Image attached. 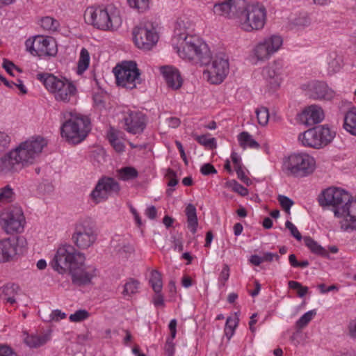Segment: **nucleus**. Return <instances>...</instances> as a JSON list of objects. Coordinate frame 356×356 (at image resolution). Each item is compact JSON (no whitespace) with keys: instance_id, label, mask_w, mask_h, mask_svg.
Returning <instances> with one entry per match:
<instances>
[{"instance_id":"obj_1","label":"nucleus","mask_w":356,"mask_h":356,"mask_svg":"<svg viewBox=\"0 0 356 356\" xmlns=\"http://www.w3.org/2000/svg\"><path fill=\"white\" fill-rule=\"evenodd\" d=\"M85 260L83 253L76 250L72 245H64L58 248L51 266L60 274L68 272L74 284L83 286L91 282L96 271L94 267L86 266Z\"/></svg>"},{"instance_id":"obj_2","label":"nucleus","mask_w":356,"mask_h":356,"mask_svg":"<svg viewBox=\"0 0 356 356\" xmlns=\"http://www.w3.org/2000/svg\"><path fill=\"white\" fill-rule=\"evenodd\" d=\"M179 56L195 64L207 65L211 60V53L208 45L195 35L181 38L173 43Z\"/></svg>"},{"instance_id":"obj_3","label":"nucleus","mask_w":356,"mask_h":356,"mask_svg":"<svg viewBox=\"0 0 356 356\" xmlns=\"http://www.w3.org/2000/svg\"><path fill=\"white\" fill-rule=\"evenodd\" d=\"M85 21L102 31H115L122 24L120 10L113 5L88 7L84 13Z\"/></svg>"},{"instance_id":"obj_4","label":"nucleus","mask_w":356,"mask_h":356,"mask_svg":"<svg viewBox=\"0 0 356 356\" xmlns=\"http://www.w3.org/2000/svg\"><path fill=\"white\" fill-rule=\"evenodd\" d=\"M64 117L66 120L61 126L62 137L73 144L83 141L91 129L90 118L72 111L65 113Z\"/></svg>"},{"instance_id":"obj_5","label":"nucleus","mask_w":356,"mask_h":356,"mask_svg":"<svg viewBox=\"0 0 356 356\" xmlns=\"http://www.w3.org/2000/svg\"><path fill=\"white\" fill-rule=\"evenodd\" d=\"M37 79L43 83L57 102L70 103L77 94L74 83L66 78L59 79L52 74H38Z\"/></svg>"},{"instance_id":"obj_6","label":"nucleus","mask_w":356,"mask_h":356,"mask_svg":"<svg viewBox=\"0 0 356 356\" xmlns=\"http://www.w3.org/2000/svg\"><path fill=\"white\" fill-rule=\"evenodd\" d=\"M350 200V194L346 191L330 187L323 190L318 195V201L321 207L332 206L334 216L348 218L347 204Z\"/></svg>"},{"instance_id":"obj_7","label":"nucleus","mask_w":356,"mask_h":356,"mask_svg":"<svg viewBox=\"0 0 356 356\" xmlns=\"http://www.w3.org/2000/svg\"><path fill=\"white\" fill-rule=\"evenodd\" d=\"M266 19V9L261 3H245V8L239 13L236 22L241 29L250 32L264 28Z\"/></svg>"},{"instance_id":"obj_8","label":"nucleus","mask_w":356,"mask_h":356,"mask_svg":"<svg viewBox=\"0 0 356 356\" xmlns=\"http://www.w3.org/2000/svg\"><path fill=\"white\" fill-rule=\"evenodd\" d=\"M315 169L313 157L305 153L292 154L283 163V172L288 176L297 178L307 177Z\"/></svg>"},{"instance_id":"obj_9","label":"nucleus","mask_w":356,"mask_h":356,"mask_svg":"<svg viewBox=\"0 0 356 356\" xmlns=\"http://www.w3.org/2000/svg\"><path fill=\"white\" fill-rule=\"evenodd\" d=\"M47 145L45 138L37 136L22 142L13 149L22 168L33 164Z\"/></svg>"},{"instance_id":"obj_10","label":"nucleus","mask_w":356,"mask_h":356,"mask_svg":"<svg viewBox=\"0 0 356 356\" xmlns=\"http://www.w3.org/2000/svg\"><path fill=\"white\" fill-rule=\"evenodd\" d=\"M335 132L327 125H318L300 134L298 140L305 147L320 149L327 145L334 138Z\"/></svg>"},{"instance_id":"obj_11","label":"nucleus","mask_w":356,"mask_h":356,"mask_svg":"<svg viewBox=\"0 0 356 356\" xmlns=\"http://www.w3.org/2000/svg\"><path fill=\"white\" fill-rule=\"evenodd\" d=\"M113 73L117 85L123 88L133 89L142 82L140 70L135 61H124L117 65L113 68Z\"/></svg>"},{"instance_id":"obj_12","label":"nucleus","mask_w":356,"mask_h":356,"mask_svg":"<svg viewBox=\"0 0 356 356\" xmlns=\"http://www.w3.org/2000/svg\"><path fill=\"white\" fill-rule=\"evenodd\" d=\"M97 236L94 223L90 219H84L76 223L72 240L78 248L85 250L93 245Z\"/></svg>"},{"instance_id":"obj_13","label":"nucleus","mask_w":356,"mask_h":356,"mask_svg":"<svg viewBox=\"0 0 356 356\" xmlns=\"http://www.w3.org/2000/svg\"><path fill=\"white\" fill-rule=\"evenodd\" d=\"M120 191L119 183L113 177L104 176L98 180L90 196L95 204H98L107 200L111 196L118 195Z\"/></svg>"},{"instance_id":"obj_14","label":"nucleus","mask_w":356,"mask_h":356,"mask_svg":"<svg viewBox=\"0 0 356 356\" xmlns=\"http://www.w3.org/2000/svg\"><path fill=\"white\" fill-rule=\"evenodd\" d=\"M26 50L33 56H54L57 53L56 41L51 37L36 35L25 42Z\"/></svg>"},{"instance_id":"obj_15","label":"nucleus","mask_w":356,"mask_h":356,"mask_svg":"<svg viewBox=\"0 0 356 356\" xmlns=\"http://www.w3.org/2000/svg\"><path fill=\"white\" fill-rule=\"evenodd\" d=\"M25 223V217L19 208L10 209L1 215L0 224L8 234L22 233L24 229Z\"/></svg>"},{"instance_id":"obj_16","label":"nucleus","mask_w":356,"mask_h":356,"mask_svg":"<svg viewBox=\"0 0 356 356\" xmlns=\"http://www.w3.org/2000/svg\"><path fill=\"white\" fill-rule=\"evenodd\" d=\"M135 44L141 49L150 50L158 42L159 36L152 24L140 23L133 30Z\"/></svg>"},{"instance_id":"obj_17","label":"nucleus","mask_w":356,"mask_h":356,"mask_svg":"<svg viewBox=\"0 0 356 356\" xmlns=\"http://www.w3.org/2000/svg\"><path fill=\"white\" fill-rule=\"evenodd\" d=\"M26 240L22 236L5 238L0 240V263L17 259L25 247Z\"/></svg>"},{"instance_id":"obj_18","label":"nucleus","mask_w":356,"mask_h":356,"mask_svg":"<svg viewBox=\"0 0 356 356\" xmlns=\"http://www.w3.org/2000/svg\"><path fill=\"white\" fill-rule=\"evenodd\" d=\"M209 64L207 65V70H204L203 75L212 84L222 83L229 70L228 58L225 55L219 54Z\"/></svg>"},{"instance_id":"obj_19","label":"nucleus","mask_w":356,"mask_h":356,"mask_svg":"<svg viewBox=\"0 0 356 356\" xmlns=\"http://www.w3.org/2000/svg\"><path fill=\"white\" fill-rule=\"evenodd\" d=\"M245 7V0H227L224 2L216 3L213 6V13L220 16L238 20L239 13Z\"/></svg>"},{"instance_id":"obj_20","label":"nucleus","mask_w":356,"mask_h":356,"mask_svg":"<svg viewBox=\"0 0 356 356\" xmlns=\"http://www.w3.org/2000/svg\"><path fill=\"white\" fill-rule=\"evenodd\" d=\"M124 129L132 134L143 132L146 127L145 115L139 111H128L124 116Z\"/></svg>"},{"instance_id":"obj_21","label":"nucleus","mask_w":356,"mask_h":356,"mask_svg":"<svg viewBox=\"0 0 356 356\" xmlns=\"http://www.w3.org/2000/svg\"><path fill=\"white\" fill-rule=\"evenodd\" d=\"M284 65L281 60H275L263 69L262 74L264 79L269 83L272 88L280 86L283 73Z\"/></svg>"},{"instance_id":"obj_22","label":"nucleus","mask_w":356,"mask_h":356,"mask_svg":"<svg viewBox=\"0 0 356 356\" xmlns=\"http://www.w3.org/2000/svg\"><path fill=\"white\" fill-rule=\"evenodd\" d=\"M310 97L318 100H332L334 96V91L327 84L323 81H315L309 83Z\"/></svg>"},{"instance_id":"obj_23","label":"nucleus","mask_w":356,"mask_h":356,"mask_svg":"<svg viewBox=\"0 0 356 356\" xmlns=\"http://www.w3.org/2000/svg\"><path fill=\"white\" fill-rule=\"evenodd\" d=\"M23 168L13 149L0 158V175L8 176L19 172Z\"/></svg>"},{"instance_id":"obj_24","label":"nucleus","mask_w":356,"mask_h":356,"mask_svg":"<svg viewBox=\"0 0 356 356\" xmlns=\"http://www.w3.org/2000/svg\"><path fill=\"white\" fill-rule=\"evenodd\" d=\"M323 118V111L317 105L309 106L298 115L300 122L306 126H313L318 124Z\"/></svg>"},{"instance_id":"obj_25","label":"nucleus","mask_w":356,"mask_h":356,"mask_svg":"<svg viewBox=\"0 0 356 356\" xmlns=\"http://www.w3.org/2000/svg\"><path fill=\"white\" fill-rule=\"evenodd\" d=\"M160 70L169 88L172 90L181 88L183 80L177 69L172 66H163Z\"/></svg>"},{"instance_id":"obj_26","label":"nucleus","mask_w":356,"mask_h":356,"mask_svg":"<svg viewBox=\"0 0 356 356\" xmlns=\"http://www.w3.org/2000/svg\"><path fill=\"white\" fill-rule=\"evenodd\" d=\"M193 24L187 18H179L175 27V36L172 39L173 43L177 42L181 38L188 37L193 29Z\"/></svg>"},{"instance_id":"obj_27","label":"nucleus","mask_w":356,"mask_h":356,"mask_svg":"<svg viewBox=\"0 0 356 356\" xmlns=\"http://www.w3.org/2000/svg\"><path fill=\"white\" fill-rule=\"evenodd\" d=\"M20 287L15 283H7L0 287V298L6 303L14 305L16 302L15 296L19 294Z\"/></svg>"},{"instance_id":"obj_28","label":"nucleus","mask_w":356,"mask_h":356,"mask_svg":"<svg viewBox=\"0 0 356 356\" xmlns=\"http://www.w3.org/2000/svg\"><path fill=\"white\" fill-rule=\"evenodd\" d=\"M50 338L51 335L49 333L42 334H26V337L24 338V342L27 346L31 348H37L44 345L50 340Z\"/></svg>"},{"instance_id":"obj_29","label":"nucleus","mask_w":356,"mask_h":356,"mask_svg":"<svg viewBox=\"0 0 356 356\" xmlns=\"http://www.w3.org/2000/svg\"><path fill=\"white\" fill-rule=\"evenodd\" d=\"M343 127L350 134L356 136V107H352L346 113Z\"/></svg>"},{"instance_id":"obj_30","label":"nucleus","mask_w":356,"mask_h":356,"mask_svg":"<svg viewBox=\"0 0 356 356\" xmlns=\"http://www.w3.org/2000/svg\"><path fill=\"white\" fill-rule=\"evenodd\" d=\"M185 212L187 216L188 227L193 234H195L198 225L196 208L193 204H188L186 207Z\"/></svg>"},{"instance_id":"obj_31","label":"nucleus","mask_w":356,"mask_h":356,"mask_svg":"<svg viewBox=\"0 0 356 356\" xmlns=\"http://www.w3.org/2000/svg\"><path fill=\"white\" fill-rule=\"evenodd\" d=\"M305 245L310 250V251L316 254L321 255L324 257H329L327 250L319 245L310 236H305L303 238Z\"/></svg>"},{"instance_id":"obj_32","label":"nucleus","mask_w":356,"mask_h":356,"mask_svg":"<svg viewBox=\"0 0 356 356\" xmlns=\"http://www.w3.org/2000/svg\"><path fill=\"white\" fill-rule=\"evenodd\" d=\"M263 41L267 44L272 55L280 49L283 43L282 37L277 35H272L266 37Z\"/></svg>"},{"instance_id":"obj_33","label":"nucleus","mask_w":356,"mask_h":356,"mask_svg":"<svg viewBox=\"0 0 356 356\" xmlns=\"http://www.w3.org/2000/svg\"><path fill=\"white\" fill-rule=\"evenodd\" d=\"M254 54L259 60L268 59L272 56L270 50L268 49L267 44L263 40L259 42L254 47Z\"/></svg>"},{"instance_id":"obj_34","label":"nucleus","mask_w":356,"mask_h":356,"mask_svg":"<svg viewBox=\"0 0 356 356\" xmlns=\"http://www.w3.org/2000/svg\"><path fill=\"white\" fill-rule=\"evenodd\" d=\"M238 141L240 145L245 148L246 147L250 148L258 149L259 147V144L252 138V136L246 131L241 132L238 135Z\"/></svg>"},{"instance_id":"obj_35","label":"nucleus","mask_w":356,"mask_h":356,"mask_svg":"<svg viewBox=\"0 0 356 356\" xmlns=\"http://www.w3.org/2000/svg\"><path fill=\"white\" fill-rule=\"evenodd\" d=\"M90 63V54L86 48H82L78 61L77 73L81 74L88 67Z\"/></svg>"},{"instance_id":"obj_36","label":"nucleus","mask_w":356,"mask_h":356,"mask_svg":"<svg viewBox=\"0 0 356 356\" xmlns=\"http://www.w3.org/2000/svg\"><path fill=\"white\" fill-rule=\"evenodd\" d=\"M118 177L123 181L136 179L138 176L137 170L131 166L124 167L118 170Z\"/></svg>"},{"instance_id":"obj_37","label":"nucleus","mask_w":356,"mask_h":356,"mask_svg":"<svg viewBox=\"0 0 356 356\" xmlns=\"http://www.w3.org/2000/svg\"><path fill=\"white\" fill-rule=\"evenodd\" d=\"M192 136L195 140H197L200 145L206 147L207 148H209V149H213L216 148V140L214 138H208L209 134L199 136L195 134H193Z\"/></svg>"},{"instance_id":"obj_38","label":"nucleus","mask_w":356,"mask_h":356,"mask_svg":"<svg viewBox=\"0 0 356 356\" xmlns=\"http://www.w3.org/2000/svg\"><path fill=\"white\" fill-rule=\"evenodd\" d=\"M149 283L155 293L161 292L163 288V282L161 273L156 270H153L151 272Z\"/></svg>"},{"instance_id":"obj_39","label":"nucleus","mask_w":356,"mask_h":356,"mask_svg":"<svg viewBox=\"0 0 356 356\" xmlns=\"http://www.w3.org/2000/svg\"><path fill=\"white\" fill-rule=\"evenodd\" d=\"M327 71L330 74H334L339 71L341 69V63L339 59L337 58L336 53H330L327 58Z\"/></svg>"},{"instance_id":"obj_40","label":"nucleus","mask_w":356,"mask_h":356,"mask_svg":"<svg viewBox=\"0 0 356 356\" xmlns=\"http://www.w3.org/2000/svg\"><path fill=\"white\" fill-rule=\"evenodd\" d=\"M128 3L132 8L136 9L138 13H144L149 10L150 0H127Z\"/></svg>"},{"instance_id":"obj_41","label":"nucleus","mask_w":356,"mask_h":356,"mask_svg":"<svg viewBox=\"0 0 356 356\" xmlns=\"http://www.w3.org/2000/svg\"><path fill=\"white\" fill-rule=\"evenodd\" d=\"M115 250L120 256L127 258L134 252V247L129 243H122L115 246Z\"/></svg>"},{"instance_id":"obj_42","label":"nucleus","mask_w":356,"mask_h":356,"mask_svg":"<svg viewBox=\"0 0 356 356\" xmlns=\"http://www.w3.org/2000/svg\"><path fill=\"white\" fill-rule=\"evenodd\" d=\"M238 323V318L228 317L225 327V334L228 339L233 336L236 327Z\"/></svg>"},{"instance_id":"obj_43","label":"nucleus","mask_w":356,"mask_h":356,"mask_svg":"<svg viewBox=\"0 0 356 356\" xmlns=\"http://www.w3.org/2000/svg\"><path fill=\"white\" fill-rule=\"evenodd\" d=\"M315 310H310L304 314L296 323V326L298 330L304 328L312 321L316 315Z\"/></svg>"},{"instance_id":"obj_44","label":"nucleus","mask_w":356,"mask_h":356,"mask_svg":"<svg viewBox=\"0 0 356 356\" xmlns=\"http://www.w3.org/2000/svg\"><path fill=\"white\" fill-rule=\"evenodd\" d=\"M258 123L261 126H265L268 124L269 120V112L266 107L261 106L257 108L255 111Z\"/></svg>"},{"instance_id":"obj_45","label":"nucleus","mask_w":356,"mask_h":356,"mask_svg":"<svg viewBox=\"0 0 356 356\" xmlns=\"http://www.w3.org/2000/svg\"><path fill=\"white\" fill-rule=\"evenodd\" d=\"M13 196V190L9 185H6L0 189V203L11 202Z\"/></svg>"},{"instance_id":"obj_46","label":"nucleus","mask_w":356,"mask_h":356,"mask_svg":"<svg viewBox=\"0 0 356 356\" xmlns=\"http://www.w3.org/2000/svg\"><path fill=\"white\" fill-rule=\"evenodd\" d=\"M58 24V21L51 17H44L41 19V26L47 31H56Z\"/></svg>"},{"instance_id":"obj_47","label":"nucleus","mask_w":356,"mask_h":356,"mask_svg":"<svg viewBox=\"0 0 356 356\" xmlns=\"http://www.w3.org/2000/svg\"><path fill=\"white\" fill-rule=\"evenodd\" d=\"M139 282L133 279H130L129 282H127L124 286V290L122 291V294L124 296H131L137 292L138 289Z\"/></svg>"},{"instance_id":"obj_48","label":"nucleus","mask_w":356,"mask_h":356,"mask_svg":"<svg viewBox=\"0 0 356 356\" xmlns=\"http://www.w3.org/2000/svg\"><path fill=\"white\" fill-rule=\"evenodd\" d=\"M90 316L89 312L86 309H79L74 314H72L69 319L71 322H81Z\"/></svg>"},{"instance_id":"obj_49","label":"nucleus","mask_w":356,"mask_h":356,"mask_svg":"<svg viewBox=\"0 0 356 356\" xmlns=\"http://www.w3.org/2000/svg\"><path fill=\"white\" fill-rule=\"evenodd\" d=\"M277 200L282 207V208L287 213H290L291 207L293 205V201L289 197L280 195L277 197Z\"/></svg>"},{"instance_id":"obj_50","label":"nucleus","mask_w":356,"mask_h":356,"mask_svg":"<svg viewBox=\"0 0 356 356\" xmlns=\"http://www.w3.org/2000/svg\"><path fill=\"white\" fill-rule=\"evenodd\" d=\"M228 184L234 192L238 193L242 196H245L248 194V190L236 180L229 181Z\"/></svg>"},{"instance_id":"obj_51","label":"nucleus","mask_w":356,"mask_h":356,"mask_svg":"<svg viewBox=\"0 0 356 356\" xmlns=\"http://www.w3.org/2000/svg\"><path fill=\"white\" fill-rule=\"evenodd\" d=\"M10 137L5 132L0 131V152H4L10 143Z\"/></svg>"},{"instance_id":"obj_52","label":"nucleus","mask_w":356,"mask_h":356,"mask_svg":"<svg viewBox=\"0 0 356 356\" xmlns=\"http://www.w3.org/2000/svg\"><path fill=\"white\" fill-rule=\"evenodd\" d=\"M286 227L290 231L291 234L298 241H301L302 236L297 227L289 220L285 223Z\"/></svg>"},{"instance_id":"obj_53","label":"nucleus","mask_w":356,"mask_h":356,"mask_svg":"<svg viewBox=\"0 0 356 356\" xmlns=\"http://www.w3.org/2000/svg\"><path fill=\"white\" fill-rule=\"evenodd\" d=\"M67 316L65 312H61L60 309L53 310L49 315V318L47 320V321H56L58 322L61 319L65 318Z\"/></svg>"},{"instance_id":"obj_54","label":"nucleus","mask_w":356,"mask_h":356,"mask_svg":"<svg viewBox=\"0 0 356 356\" xmlns=\"http://www.w3.org/2000/svg\"><path fill=\"white\" fill-rule=\"evenodd\" d=\"M200 172L203 175L207 176L210 175H215L217 170L211 163H204L200 168Z\"/></svg>"},{"instance_id":"obj_55","label":"nucleus","mask_w":356,"mask_h":356,"mask_svg":"<svg viewBox=\"0 0 356 356\" xmlns=\"http://www.w3.org/2000/svg\"><path fill=\"white\" fill-rule=\"evenodd\" d=\"M165 176L169 179L168 183V186L173 187L177 184L178 179H177L176 172L173 170L169 168Z\"/></svg>"},{"instance_id":"obj_56","label":"nucleus","mask_w":356,"mask_h":356,"mask_svg":"<svg viewBox=\"0 0 356 356\" xmlns=\"http://www.w3.org/2000/svg\"><path fill=\"white\" fill-rule=\"evenodd\" d=\"M229 277V267L227 264H224L222 267V270L220 274L219 281L224 286L225 282L228 280Z\"/></svg>"},{"instance_id":"obj_57","label":"nucleus","mask_w":356,"mask_h":356,"mask_svg":"<svg viewBox=\"0 0 356 356\" xmlns=\"http://www.w3.org/2000/svg\"><path fill=\"white\" fill-rule=\"evenodd\" d=\"M2 67L11 76H14L12 72L13 68L19 71V69L12 61H10L6 58H3V60Z\"/></svg>"},{"instance_id":"obj_58","label":"nucleus","mask_w":356,"mask_h":356,"mask_svg":"<svg viewBox=\"0 0 356 356\" xmlns=\"http://www.w3.org/2000/svg\"><path fill=\"white\" fill-rule=\"evenodd\" d=\"M0 356H18L12 348L6 345H0Z\"/></svg>"},{"instance_id":"obj_59","label":"nucleus","mask_w":356,"mask_h":356,"mask_svg":"<svg viewBox=\"0 0 356 356\" xmlns=\"http://www.w3.org/2000/svg\"><path fill=\"white\" fill-rule=\"evenodd\" d=\"M172 338H168L166 341L165 351L168 356H172L175 353V343H173Z\"/></svg>"},{"instance_id":"obj_60","label":"nucleus","mask_w":356,"mask_h":356,"mask_svg":"<svg viewBox=\"0 0 356 356\" xmlns=\"http://www.w3.org/2000/svg\"><path fill=\"white\" fill-rule=\"evenodd\" d=\"M166 123L170 128H177L180 125L181 121L179 118L176 117H170L165 120Z\"/></svg>"},{"instance_id":"obj_61","label":"nucleus","mask_w":356,"mask_h":356,"mask_svg":"<svg viewBox=\"0 0 356 356\" xmlns=\"http://www.w3.org/2000/svg\"><path fill=\"white\" fill-rule=\"evenodd\" d=\"M275 259L277 261L279 260L280 257L276 253H271V252H264L263 255L261 256L262 261H272L273 259Z\"/></svg>"},{"instance_id":"obj_62","label":"nucleus","mask_w":356,"mask_h":356,"mask_svg":"<svg viewBox=\"0 0 356 356\" xmlns=\"http://www.w3.org/2000/svg\"><path fill=\"white\" fill-rule=\"evenodd\" d=\"M153 303L156 307L164 305V299L161 292L155 293L153 297Z\"/></svg>"},{"instance_id":"obj_63","label":"nucleus","mask_w":356,"mask_h":356,"mask_svg":"<svg viewBox=\"0 0 356 356\" xmlns=\"http://www.w3.org/2000/svg\"><path fill=\"white\" fill-rule=\"evenodd\" d=\"M349 335L352 338L356 339V319L351 320L348 326Z\"/></svg>"},{"instance_id":"obj_64","label":"nucleus","mask_w":356,"mask_h":356,"mask_svg":"<svg viewBox=\"0 0 356 356\" xmlns=\"http://www.w3.org/2000/svg\"><path fill=\"white\" fill-rule=\"evenodd\" d=\"M145 215L151 220H154L157 216V210L154 206H149L145 210Z\"/></svg>"}]
</instances>
